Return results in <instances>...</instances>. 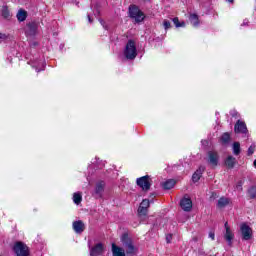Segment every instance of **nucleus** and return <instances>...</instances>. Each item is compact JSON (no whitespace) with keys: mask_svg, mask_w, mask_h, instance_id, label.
Listing matches in <instances>:
<instances>
[{"mask_svg":"<svg viewBox=\"0 0 256 256\" xmlns=\"http://www.w3.org/2000/svg\"><path fill=\"white\" fill-rule=\"evenodd\" d=\"M124 57H126V59H129L130 61H133V59L137 57V46L135 45V41L129 40L127 42L124 49Z\"/></svg>","mask_w":256,"mask_h":256,"instance_id":"obj_1","label":"nucleus"},{"mask_svg":"<svg viewBox=\"0 0 256 256\" xmlns=\"http://www.w3.org/2000/svg\"><path fill=\"white\" fill-rule=\"evenodd\" d=\"M122 245L124 247V250L126 251V255H135V252L137 249L133 245V240L129 238V235L123 234L121 237Z\"/></svg>","mask_w":256,"mask_h":256,"instance_id":"obj_2","label":"nucleus"},{"mask_svg":"<svg viewBox=\"0 0 256 256\" xmlns=\"http://www.w3.org/2000/svg\"><path fill=\"white\" fill-rule=\"evenodd\" d=\"M129 15H130L131 19L136 21V23H141V21H143V19H145V14H143V12H141L139 7H137L135 5H131L129 7Z\"/></svg>","mask_w":256,"mask_h":256,"instance_id":"obj_3","label":"nucleus"},{"mask_svg":"<svg viewBox=\"0 0 256 256\" xmlns=\"http://www.w3.org/2000/svg\"><path fill=\"white\" fill-rule=\"evenodd\" d=\"M13 250L17 256H29V248L22 242H17Z\"/></svg>","mask_w":256,"mask_h":256,"instance_id":"obj_4","label":"nucleus"},{"mask_svg":"<svg viewBox=\"0 0 256 256\" xmlns=\"http://www.w3.org/2000/svg\"><path fill=\"white\" fill-rule=\"evenodd\" d=\"M136 183L138 187L142 189V191H149V189H151V178H149V176L138 178Z\"/></svg>","mask_w":256,"mask_h":256,"instance_id":"obj_5","label":"nucleus"},{"mask_svg":"<svg viewBox=\"0 0 256 256\" xmlns=\"http://www.w3.org/2000/svg\"><path fill=\"white\" fill-rule=\"evenodd\" d=\"M240 231L242 233V239H244V241H249V239L253 237V230L247 224H242L240 226Z\"/></svg>","mask_w":256,"mask_h":256,"instance_id":"obj_6","label":"nucleus"},{"mask_svg":"<svg viewBox=\"0 0 256 256\" xmlns=\"http://www.w3.org/2000/svg\"><path fill=\"white\" fill-rule=\"evenodd\" d=\"M180 207L183 211L189 213L193 209V201L188 196H184L180 201Z\"/></svg>","mask_w":256,"mask_h":256,"instance_id":"obj_7","label":"nucleus"},{"mask_svg":"<svg viewBox=\"0 0 256 256\" xmlns=\"http://www.w3.org/2000/svg\"><path fill=\"white\" fill-rule=\"evenodd\" d=\"M105 253V245L98 243L90 249V256H101Z\"/></svg>","mask_w":256,"mask_h":256,"instance_id":"obj_8","label":"nucleus"},{"mask_svg":"<svg viewBox=\"0 0 256 256\" xmlns=\"http://www.w3.org/2000/svg\"><path fill=\"white\" fill-rule=\"evenodd\" d=\"M224 227H225V230H226V232L224 234V238L226 239L228 245H231L235 235L231 231V228H229V224L227 222L224 224Z\"/></svg>","mask_w":256,"mask_h":256,"instance_id":"obj_9","label":"nucleus"},{"mask_svg":"<svg viewBox=\"0 0 256 256\" xmlns=\"http://www.w3.org/2000/svg\"><path fill=\"white\" fill-rule=\"evenodd\" d=\"M72 227L75 233H78V234H81L85 231V224L81 220L74 221L72 224Z\"/></svg>","mask_w":256,"mask_h":256,"instance_id":"obj_10","label":"nucleus"},{"mask_svg":"<svg viewBox=\"0 0 256 256\" xmlns=\"http://www.w3.org/2000/svg\"><path fill=\"white\" fill-rule=\"evenodd\" d=\"M150 202L147 199H144L138 208L139 215H147V209H149Z\"/></svg>","mask_w":256,"mask_h":256,"instance_id":"obj_11","label":"nucleus"},{"mask_svg":"<svg viewBox=\"0 0 256 256\" xmlns=\"http://www.w3.org/2000/svg\"><path fill=\"white\" fill-rule=\"evenodd\" d=\"M235 133H247V125L245 122L238 120L234 127Z\"/></svg>","mask_w":256,"mask_h":256,"instance_id":"obj_12","label":"nucleus"},{"mask_svg":"<svg viewBox=\"0 0 256 256\" xmlns=\"http://www.w3.org/2000/svg\"><path fill=\"white\" fill-rule=\"evenodd\" d=\"M219 161V155L216 152H209L208 153V163L213 167H217V163Z\"/></svg>","mask_w":256,"mask_h":256,"instance_id":"obj_13","label":"nucleus"},{"mask_svg":"<svg viewBox=\"0 0 256 256\" xmlns=\"http://www.w3.org/2000/svg\"><path fill=\"white\" fill-rule=\"evenodd\" d=\"M204 172H205V167L200 166L199 169H197V171L192 175V181L194 183H197V181L201 179V176L203 175Z\"/></svg>","mask_w":256,"mask_h":256,"instance_id":"obj_14","label":"nucleus"},{"mask_svg":"<svg viewBox=\"0 0 256 256\" xmlns=\"http://www.w3.org/2000/svg\"><path fill=\"white\" fill-rule=\"evenodd\" d=\"M32 67L36 69L37 73H39V71H43V69H45V61L36 60L32 63Z\"/></svg>","mask_w":256,"mask_h":256,"instance_id":"obj_15","label":"nucleus"},{"mask_svg":"<svg viewBox=\"0 0 256 256\" xmlns=\"http://www.w3.org/2000/svg\"><path fill=\"white\" fill-rule=\"evenodd\" d=\"M112 253L113 256H125V250L115 244H112Z\"/></svg>","mask_w":256,"mask_h":256,"instance_id":"obj_16","label":"nucleus"},{"mask_svg":"<svg viewBox=\"0 0 256 256\" xmlns=\"http://www.w3.org/2000/svg\"><path fill=\"white\" fill-rule=\"evenodd\" d=\"M235 163H237V160L233 156H228L225 165L229 167V169H233L235 167Z\"/></svg>","mask_w":256,"mask_h":256,"instance_id":"obj_17","label":"nucleus"},{"mask_svg":"<svg viewBox=\"0 0 256 256\" xmlns=\"http://www.w3.org/2000/svg\"><path fill=\"white\" fill-rule=\"evenodd\" d=\"M189 21L193 27H199V16L197 14H190Z\"/></svg>","mask_w":256,"mask_h":256,"instance_id":"obj_18","label":"nucleus"},{"mask_svg":"<svg viewBox=\"0 0 256 256\" xmlns=\"http://www.w3.org/2000/svg\"><path fill=\"white\" fill-rule=\"evenodd\" d=\"M175 180L174 179H169L167 181H165L164 183H162V187L163 189H173L175 187Z\"/></svg>","mask_w":256,"mask_h":256,"instance_id":"obj_19","label":"nucleus"},{"mask_svg":"<svg viewBox=\"0 0 256 256\" xmlns=\"http://www.w3.org/2000/svg\"><path fill=\"white\" fill-rule=\"evenodd\" d=\"M81 201H83V195L81 194V192H75L73 194V202L75 203V205H79L81 204Z\"/></svg>","mask_w":256,"mask_h":256,"instance_id":"obj_20","label":"nucleus"},{"mask_svg":"<svg viewBox=\"0 0 256 256\" xmlns=\"http://www.w3.org/2000/svg\"><path fill=\"white\" fill-rule=\"evenodd\" d=\"M217 205L220 209H223V207H227V205H229V199L225 198V197H222L218 200Z\"/></svg>","mask_w":256,"mask_h":256,"instance_id":"obj_21","label":"nucleus"},{"mask_svg":"<svg viewBox=\"0 0 256 256\" xmlns=\"http://www.w3.org/2000/svg\"><path fill=\"white\" fill-rule=\"evenodd\" d=\"M37 27L38 25L35 22L28 24V31L30 35H35V33H37Z\"/></svg>","mask_w":256,"mask_h":256,"instance_id":"obj_22","label":"nucleus"},{"mask_svg":"<svg viewBox=\"0 0 256 256\" xmlns=\"http://www.w3.org/2000/svg\"><path fill=\"white\" fill-rule=\"evenodd\" d=\"M17 19L18 21H25V19H27V11L19 10L17 13Z\"/></svg>","mask_w":256,"mask_h":256,"instance_id":"obj_23","label":"nucleus"},{"mask_svg":"<svg viewBox=\"0 0 256 256\" xmlns=\"http://www.w3.org/2000/svg\"><path fill=\"white\" fill-rule=\"evenodd\" d=\"M232 149L234 155H239V153H241V144L239 142H234Z\"/></svg>","mask_w":256,"mask_h":256,"instance_id":"obj_24","label":"nucleus"},{"mask_svg":"<svg viewBox=\"0 0 256 256\" xmlns=\"http://www.w3.org/2000/svg\"><path fill=\"white\" fill-rule=\"evenodd\" d=\"M104 187H105V184H103V183L97 184L96 189H95L96 195H101V193H103Z\"/></svg>","mask_w":256,"mask_h":256,"instance_id":"obj_25","label":"nucleus"},{"mask_svg":"<svg viewBox=\"0 0 256 256\" xmlns=\"http://www.w3.org/2000/svg\"><path fill=\"white\" fill-rule=\"evenodd\" d=\"M248 195H249V197H251V199H255L256 198V186H252L248 190Z\"/></svg>","mask_w":256,"mask_h":256,"instance_id":"obj_26","label":"nucleus"},{"mask_svg":"<svg viewBox=\"0 0 256 256\" xmlns=\"http://www.w3.org/2000/svg\"><path fill=\"white\" fill-rule=\"evenodd\" d=\"M231 139V136L229 135V133H224L221 136V141L222 143H229V140Z\"/></svg>","mask_w":256,"mask_h":256,"instance_id":"obj_27","label":"nucleus"},{"mask_svg":"<svg viewBox=\"0 0 256 256\" xmlns=\"http://www.w3.org/2000/svg\"><path fill=\"white\" fill-rule=\"evenodd\" d=\"M173 23L176 27H185V22H179V18H173Z\"/></svg>","mask_w":256,"mask_h":256,"instance_id":"obj_28","label":"nucleus"},{"mask_svg":"<svg viewBox=\"0 0 256 256\" xmlns=\"http://www.w3.org/2000/svg\"><path fill=\"white\" fill-rule=\"evenodd\" d=\"M163 25L165 29L171 28V22H169V20H164Z\"/></svg>","mask_w":256,"mask_h":256,"instance_id":"obj_29","label":"nucleus"},{"mask_svg":"<svg viewBox=\"0 0 256 256\" xmlns=\"http://www.w3.org/2000/svg\"><path fill=\"white\" fill-rule=\"evenodd\" d=\"M253 153H255V146L251 145L248 148V155H253Z\"/></svg>","mask_w":256,"mask_h":256,"instance_id":"obj_30","label":"nucleus"},{"mask_svg":"<svg viewBox=\"0 0 256 256\" xmlns=\"http://www.w3.org/2000/svg\"><path fill=\"white\" fill-rule=\"evenodd\" d=\"M2 15H3L4 19H9V11H7V9L3 10Z\"/></svg>","mask_w":256,"mask_h":256,"instance_id":"obj_31","label":"nucleus"},{"mask_svg":"<svg viewBox=\"0 0 256 256\" xmlns=\"http://www.w3.org/2000/svg\"><path fill=\"white\" fill-rule=\"evenodd\" d=\"M0 39H1L2 41H7V39H9V36H7V35H5V34H3V33H0Z\"/></svg>","mask_w":256,"mask_h":256,"instance_id":"obj_32","label":"nucleus"},{"mask_svg":"<svg viewBox=\"0 0 256 256\" xmlns=\"http://www.w3.org/2000/svg\"><path fill=\"white\" fill-rule=\"evenodd\" d=\"M209 237L212 239V241H215V232H210Z\"/></svg>","mask_w":256,"mask_h":256,"instance_id":"obj_33","label":"nucleus"},{"mask_svg":"<svg viewBox=\"0 0 256 256\" xmlns=\"http://www.w3.org/2000/svg\"><path fill=\"white\" fill-rule=\"evenodd\" d=\"M241 187H243V182H239L236 186V188L238 189V191H241Z\"/></svg>","mask_w":256,"mask_h":256,"instance_id":"obj_34","label":"nucleus"},{"mask_svg":"<svg viewBox=\"0 0 256 256\" xmlns=\"http://www.w3.org/2000/svg\"><path fill=\"white\" fill-rule=\"evenodd\" d=\"M166 241H167V243H171V235H168V236L166 237Z\"/></svg>","mask_w":256,"mask_h":256,"instance_id":"obj_35","label":"nucleus"},{"mask_svg":"<svg viewBox=\"0 0 256 256\" xmlns=\"http://www.w3.org/2000/svg\"><path fill=\"white\" fill-rule=\"evenodd\" d=\"M243 25H249V20L245 19V20L243 21V23H242V26H243Z\"/></svg>","mask_w":256,"mask_h":256,"instance_id":"obj_36","label":"nucleus"},{"mask_svg":"<svg viewBox=\"0 0 256 256\" xmlns=\"http://www.w3.org/2000/svg\"><path fill=\"white\" fill-rule=\"evenodd\" d=\"M88 21H89V23H93V20L91 19L90 15H88Z\"/></svg>","mask_w":256,"mask_h":256,"instance_id":"obj_37","label":"nucleus"},{"mask_svg":"<svg viewBox=\"0 0 256 256\" xmlns=\"http://www.w3.org/2000/svg\"><path fill=\"white\" fill-rule=\"evenodd\" d=\"M100 23H101V25H102L104 28H106V27H105V21L100 20Z\"/></svg>","mask_w":256,"mask_h":256,"instance_id":"obj_38","label":"nucleus"},{"mask_svg":"<svg viewBox=\"0 0 256 256\" xmlns=\"http://www.w3.org/2000/svg\"><path fill=\"white\" fill-rule=\"evenodd\" d=\"M255 169H256V159L254 160V163H253Z\"/></svg>","mask_w":256,"mask_h":256,"instance_id":"obj_39","label":"nucleus"},{"mask_svg":"<svg viewBox=\"0 0 256 256\" xmlns=\"http://www.w3.org/2000/svg\"><path fill=\"white\" fill-rule=\"evenodd\" d=\"M226 1H228V3H233V0H226Z\"/></svg>","mask_w":256,"mask_h":256,"instance_id":"obj_40","label":"nucleus"},{"mask_svg":"<svg viewBox=\"0 0 256 256\" xmlns=\"http://www.w3.org/2000/svg\"><path fill=\"white\" fill-rule=\"evenodd\" d=\"M97 15H99V10H96Z\"/></svg>","mask_w":256,"mask_h":256,"instance_id":"obj_41","label":"nucleus"}]
</instances>
